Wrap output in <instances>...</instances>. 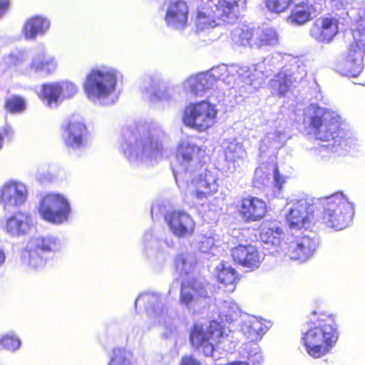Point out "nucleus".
<instances>
[{
    "label": "nucleus",
    "instance_id": "aec40b11",
    "mask_svg": "<svg viewBox=\"0 0 365 365\" xmlns=\"http://www.w3.org/2000/svg\"><path fill=\"white\" fill-rule=\"evenodd\" d=\"M230 76L228 68L225 65H220L212 68L210 73L196 78L190 86V91L195 96L211 88L215 81L225 80Z\"/></svg>",
    "mask_w": 365,
    "mask_h": 365
},
{
    "label": "nucleus",
    "instance_id": "a211bd4d",
    "mask_svg": "<svg viewBox=\"0 0 365 365\" xmlns=\"http://www.w3.org/2000/svg\"><path fill=\"white\" fill-rule=\"evenodd\" d=\"M63 130L65 132L63 142L67 148L79 149L83 147L88 130L81 120L71 118Z\"/></svg>",
    "mask_w": 365,
    "mask_h": 365
},
{
    "label": "nucleus",
    "instance_id": "09e8293b",
    "mask_svg": "<svg viewBox=\"0 0 365 365\" xmlns=\"http://www.w3.org/2000/svg\"><path fill=\"white\" fill-rule=\"evenodd\" d=\"M238 311L235 309H232L230 313L229 314V315H227L226 317H228L229 319H234L235 318H237V317H239L238 315ZM243 316H242V314L240 315V317H242Z\"/></svg>",
    "mask_w": 365,
    "mask_h": 365
},
{
    "label": "nucleus",
    "instance_id": "1a4fd4ad",
    "mask_svg": "<svg viewBox=\"0 0 365 365\" xmlns=\"http://www.w3.org/2000/svg\"><path fill=\"white\" fill-rule=\"evenodd\" d=\"M310 127L319 140L329 141L339 137L341 123L331 113L324 110L311 117Z\"/></svg>",
    "mask_w": 365,
    "mask_h": 365
},
{
    "label": "nucleus",
    "instance_id": "ddd939ff",
    "mask_svg": "<svg viewBox=\"0 0 365 365\" xmlns=\"http://www.w3.org/2000/svg\"><path fill=\"white\" fill-rule=\"evenodd\" d=\"M230 256L235 264L252 271L258 269L262 262L259 250L251 244H239L232 247Z\"/></svg>",
    "mask_w": 365,
    "mask_h": 365
},
{
    "label": "nucleus",
    "instance_id": "5701e85b",
    "mask_svg": "<svg viewBox=\"0 0 365 365\" xmlns=\"http://www.w3.org/2000/svg\"><path fill=\"white\" fill-rule=\"evenodd\" d=\"M136 309H143L149 317H158L164 312L160 297L153 293H143L135 299Z\"/></svg>",
    "mask_w": 365,
    "mask_h": 365
},
{
    "label": "nucleus",
    "instance_id": "a878e982",
    "mask_svg": "<svg viewBox=\"0 0 365 365\" xmlns=\"http://www.w3.org/2000/svg\"><path fill=\"white\" fill-rule=\"evenodd\" d=\"M242 321L240 329L243 334L251 341H258L271 326V321Z\"/></svg>",
    "mask_w": 365,
    "mask_h": 365
},
{
    "label": "nucleus",
    "instance_id": "0eeeda50",
    "mask_svg": "<svg viewBox=\"0 0 365 365\" xmlns=\"http://www.w3.org/2000/svg\"><path fill=\"white\" fill-rule=\"evenodd\" d=\"M58 250L56 240L52 237H33L22 252V259L34 269L43 267L51 258V253Z\"/></svg>",
    "mask_w": 365,
    "mask_h": 365
},
{
    "label": "nucleus",
    "instance_id": "c03bdc74",
    "mask_svg": "<svg viewBox=\"0 0 365 365\" xmlns=\"http://www.w3.org/2000/svg\"><path fill=\"white\" fill-rule=\"evenodd\" d=\"M161 330V334L163 337L168 338L175 334L177 330L175 327L173 325L172 321H163V324H160Z\"/></svg>",
    "mask_w": 365,
    "mask_h": 365
},
{
    "label": "nucleus",
    "instance_id": "ea45409f",
    "mask_svg": "<svg viewBox=\"0 0 365 365\" xmlns=\"http://www.w3.org/2000/svg\"><path fill=\"white\" fill-rule=\"evenodd\" d=\"M269 170L267 166L256 168L252 178V185L255 187L266 185L270 180Z\"/></svg>",
    "mask_w": 365,
    "mask_h": 365
},
{
    "label": "nucleus",
    "instance_id": "c756f323",
    "mask_svg": "<svg viewBox=\"0 0 365 365\" xmlns=\"http://www.w3.org/2000/svg\"><path fill=\"white\" fill-rule=\"evenodd\" d=\"M217 277L219 283L228 292H232L235 289L240 279L236 269L231 267H222L218 271Z\"/></svg>",
    "mask_w": 365,
    "mask_h": 365
},
{
    "label": "nucleus",
    "instance_id": "72a5a7b5",
    "mask_svg": "<svg viewBox=\"0 0 365 365\" xmlns=\"http://www.w3.org/2000/svg\"><path fill=\"white\" fill-rule=\"evenodd\" d=\"M254 37V31L247 26L236 28L232 32L233 39L239 44L247 46H250Z\"/></svg>",
    "mask_w": 365,
    "mask_h": 365
},
{
    "label": "nucleus",
    "instance_id": "a18cd8bd",
    "mask_svg": "<svg viewBox=\"0 0 365 365\" xmlns=\"http://www.w3.org/2000/svg\"><path fill=\"white\" fill-rule=\"evenodd\" d=\"M355 31L360 36L365 34V19L360 18L356 23Z\"/></svg>",
    "mask_w": 365,
    "mask_h": 365
},
{
    "label": "nucleus",
    "instance_id": "6ab92c4d",
    "mask_svg": "<svg viewBox=\"0 0 365 365\" xmlns=\"http://www.w3.org/2000/svg\"><path fill=\"white\" fill-rule=\"evenodd\" d=\"M27 190L22 183L10 181L0 188V202L4 208L18 207L26 200Z\"/></svg>",
    "mask_w": 365,
    "mask_h": 365
},
{
    "label": "nucleus",
    "instance_id": "c85d7f7f",
    "mask_svg": "<svg viewBox=\"0 0 365 365\" xmlns=\"http://www.w3.org/2000/svg\"><path fill=\"white\" fill-rule=\"evenodd\" d=\"M29 217L24 212H18L7 219L5 229L11 235L24 233L28 227Z\"/></svg>",
    "mask_w": 365,
    "mask_h": 365
},
{
    "label": "nucleus",
    "instance_id": "7ed1b4c3",
    "mask_svg": "<svg viewBox=\"0 0 365 365\" xmlns=\"http://www.w3.org/2000/svg\"><path fill=\"white\" fill-rule=\"evenodd\" d=\"M230 321H208L195 323L190 331L192 346L206 356H212L215 346L222 343L231 332Z\"/></svg>",
    "mask_w": 365,
    "mask_h": 365
},
{
    "label": "nucleus",
    "instance_id": "4c0bfd02",
    "mask_svg": "<svg viewBox=\"0 0 365 365\" xmlns=\"http://www.w3.org/2000/svg\"><path fill=\"white\" fill-rule=\"evenodd\" d=\"M200 149L195 145L181 143L177 149V157L185 162H190L194 156L200 152Z\"/></svg>",
    "mask_w": 365,
    "mask_h": 365
},
{
    "label": "nucleus",
    "instance_id": "423d86ee",
    "mask_svg": "<svg viewBox=\"0 0 365 365\" xmlns=\"http://www.w3.org/2000/svg\"><path fill=\"white\" fill-rule=\"evenodd\" d=\"M117 83V72L114 70L92 69L83 84L84 92L90 99H101L114 91Z\"/></svg>",
    "mask_w": 365,
    "mask_h": 365
},
{
    "label": "nucleus",
    "instance_id": "4468645a",
    "mask_svg": "<svg viewBox=\"0 0 365 365\" xmlns=\"http://www.w3.org/2000/svg\"><path fill=\"white\" fill-rule=\"evenodd\" d=\"M339 20L335 16H321L312 24L309 34L319 42L329 43L339 33Z\"/></svg>",
    "mask_w": 365,
    "mask_h": 365
},
{
    "label": "nucleus",
    "instance_id": "de8ad7c7",
    "mask_svg": "<svg viewBox=\"0 0 365 365\" xmlns=\"http://www.w3.org/2000/svg\"><path fill=\"white\" fill-rule=\"evenodd\" d=\"M9 7V0H0V17L8 10Z\"/></svg>",
    "mask_w": 365,
    "mask_h": 365
},
{
    "label": "nucleus",
    "instance_id": "58836bf2",
    "mask_svg": "<svg viewBox=\"0 0 365 365\" xmlns=\"http://www.w3.org/2000/svg\"><path fill=\"white\" fill-rule=\"evenodd\" d=\"M290 83L289 76L282 73H277L272 80V86L276 89L279 97L284 96L287 93Z\"/></svg>",
    "mask_w": 365,
    "mask_h": 365
},
{
    "label": "nucleus",
    "instance_id": "9d476101",
    "mask_svg": "<svg viewBox=\"0 0 365 365\" xmlns=\"http://www.w3.org/2000/svg\"><path fill=\"white\" fill-rule=\"evenodd\" d=\"M237 210L246 222H258L267 216L268 205L262 198L248 195L240 198Z\"/></svg>",
    "mask_w": 365,
    "mask_h": 365
},
{
    "label": "nucleus",
    "instance_id": "37998d69",
    "mask_svg": "<svg viewBox=\"0 0 365 365\" xmlns=\"http://www.w3.org/2000/svg\"><path fill=\"white\" fill-rule=\"evenodd\" d=\"M274 187L279 190H282L283 185L285 183V178L279 173V167L277 163L272 166Z\"/></svg>",
    "mask_w": 365,
    "mask_h": 365
},
{
    "label": "nucleus",
    "instance_id": "4be33fe9",
    "mask_svg": "<svg viewBox=\"0 0 365 365\" xmlns=\"http://www.w3.org/2000/svg\"><path fill=\"white\" fill-rule=\"evenodd\" d=\"M284 230L280 222L275 219L264 221L259 227L261 242L272 245H279L283 240Z\"/></svg>",
    "mask_w": 365,
    "mask_h": 365
},
{
    "label": "nucleus",
    "instance_id": "f257e3e1",
    "mask_svg": "<svg viewBox=\"0 0 365 365\" xmlns=\"http://www.w3.org/2000/svg\"><path fill=\"white\" fill-rule=\"evenodd\" d=\"M240 0H206L196 9L195 22L205 29L233 24L240 16Z\"/></svg>",
    "mask_w": 365,
    "mask_h": 365
},
{
    "label": "nucleus",
    "instance_id": "a19ab883",
    "mask_svg": "<svg viewBox=\"0 0 365 365\" xmlns=\"http://www.w3.org/2000/svg\"><path fill=\"white\" fill-rule=\"evenodd\" d=\"M0 343L5 349L13 351L17 350L21 346L20 339L12 333L4 335Z\"/></svg>",
    "mask_w": 365,
    "mask_h": 365
},
{
    "label": "nucleus",
    "instance_id": "3c124183",
    "mask_svg": "<svg viewBox=\"0 0 365 365\" xmlns=\"http://www.w3.org/2000/svg\"><path fill=\"white\" fill-rule=\"evenodd\" d=\"M320 314H321V316L327 317V315H326V314H322V313H321Z\"/></svg>",
    "mask_w": 365,
    "mask_h": 365
},
{
    "label": "nucleus",
    "instance_id": "39448f33",
    "mask_svg": "<svg viewBox=\"0 0 365 365\" xmlns=\"http://www.w3.org/2000/svg\"><path fill=\"white\" fill-rule=\"evenodd\" d=\"M218 110L209 101L191 103L183 110V124L197 132H205L217 122Z\"/></svg>",
    "mask_w": 365,
    "mask_h": 365
},
{
    "label": "nucleus",
    "instance_id": "6e6552de",
    "mask_svg": "<svg viewBox=\"0 0 365 365\" xmlns=\"http://www.w3.org/2000/svg\"><path fill=\"white\" fill-rule=\"evenodd\" d=\"M38 212L46 221L60 224L68 219L71 207L63 195L48 192L40 200Z\"/></svg>",
    "mask_w": 365,
    "mask_h": 365
},
{
    "label": "nucleus",
    "instance_id": "f704fd0d",
    "mask_svg": "<svg viewBox=\"0 0 365 365\" xmlns=\"http://www.w3.org/2000/svg\"><path fill=\"white\" fill-rule=\"evenodd\" d=\"M56 68L53 58L36 57L32 60L31 68L35 72H41L46 75L52 73Z\"/></svg>",
    "mask_w": 365,
    "mask_h": 365
},
{
    "label": "nucleus",
    "instance_id": "49530a36",
    "mask_svg": "<svg viewBox=\"0 0 365 365\" xmlns=\"http://www.w3.org/2000/svg\"><path fill=\"white\" fill-rule=\"evenodd\" d=\"M180 365H201L195 358L186 356L182 359Z\"/></svg>",
    "mask_w": 365,
    "mask_h": 365
},
{
    "label": "nucleus",
    "instance_id": "2f4dec72",
    "mask_svg": "<svg viewBox=\"0 0 365 365\" xmlns=\"http://www.w3.org/2000/svg\"><path fill=\"white\" fill-rule=\"evenodd\" d=\"M245 155L246 151L242 144L235 141L230 142L225 150V158L229 163L243 160Z\"/></svg>",
    "mask_w": 365,
    "mask_h": 365
},
{
    "label": "nucleus",
    "instance_id": "b1692460",
    "mask_svg": "<svg viewBox=\"0 0 365 365\" xmlns=\"http://www.w3.org/2000/svg\"><path fill=\"white\" fill-rule=\"evenodd\" d=\"M50 26L49 21L41 16L27 19L22 27V34L26 40H34L38 35L45 34Z\"/></svg>",
    "mask_w": 365,
    "mask_h": 365
},
{
    "label": "nucleus",
    "instance_id": "393cba45",
    "mask_svg": "<svg viewBox=\"0 0 365 365\" xmlns=\"http://www.w3.org/2000/svg\"><path fill=\"white\" fill-rule=\"evenodd\" d=\"M314 6L309 1L295 4L287 16V21L296 26H302L312 20Z\"/></svg>",
    "mask_w": 365,
    "mask_h": 365
},
{
    "label": "nucleus",
    "instance_id": "9b49d317",
    "mask_svg": "<svg viewBox=\"0 0 365 365\" xmlns=\"http://www.w3.org/2000/svg\"><path fill=\"white\" fill-rule=\"evenodd\" d=\"M164 220L171 232L178 237L192 236L195 230V222L192 216L182 210H173L164 215Z\"/></svg>",
    "mask_w": 365,
    "mask_h": 365
},
{
    "label": "nucleus",
    "instance_id": "f3484780",
    "mask_svg": "<svg viewBox=\"0 0 365 365\" xmlns=\"http://www.w3.org/2000/svg\"><path fill=\"white\" fill-rule=\"evenodd\" d=\"M189 186L197 199L207 198L217 192V178L210 170H205L192 179Z\"/></svg>",
    "mask_w": 365,
    "mask_h": 365
},
{
    "label": "nucleus",
    "instance_id": "e433bc0d",
    "mask_svg": "<svg viewBox=\"0 0 365 365\" xmlns=\"http://www.w3.org/2000/svg\"><path fill=\"white\" fill-rule=\"evenodd\" d=\"M295 0H264L267 10L272 14H280L287 12Z\"/></svg>",
    "mask_w": 365,
    "mask_h": 365
},
{
    "label": "nucleus",
    "instance_id": "dca6fc26",
    "mask_svg": "<svg viewBox=\"0 0 365 365\" xmlns=\"http://www.w3.org/2000/svg\"><path fill=\"white\" fill-rule=\"evenodd\" d=\"M314 205L305 200H298L287 215L289 226L300 229L309 225L314 219Z\"/></svg>",
    "mask_w": 365,
    "mask_h": 365
},
{
    "label": "nucleus",
    "instance_id": "2eb2a0df",
    "mask_svg": "<svg viewBox=\"0 0 365 365\" xmlns=\"http://www.w3.org/2000/svg\"><path fill=\"white\" fill-rule=\"evenodd\" d=\"M189 7L185 0H172L167 6L164 16L168 26L176 29H183L187 26Z\"/></svg>",
    "mask_w": 365,
    "mask_h": 365
},
{
    "label": "nucleus",
    "instance_id": "8fccbe9b",
    "mask_svg": "<svg viewBox=\"0 0 365 365\" xmlns=\"http://www.w3.org/2000/svg\"><path fill=\"white\" fill-rule=\"evenodd\" d=\"M6 255L2 249L0 248V267L5 262Z\"/></svg>",
    "mask_w": 365,
    "mask_h": 365
},
{
    "label": "nucleus",
    "instance_id": "f03ea898",
    "mask_svg": "<svg viewBox=\"0 0 365 365\" xmlns=\"http://www.w3.org/2000/svg\"><path fill=\"white\" fill-rule=\"evenodd\" d=\"M339 331L334 321H309L302 330V340L307 352L313 358H319L332 349L339 339Z\"/></svg>",
    "mask_w": 365,
    "mask_h": 365
},
{
    "label": "nucleus",
    "instance_id": "c9c22d12",
    "mask_svg": "<svg viewBox=\"0 0 365 365\" xmlns=\"http://www.w3.org/2000/svg\"><path fill=\"white\" fill-rule=\"evenodd\" d=\"M4 108L10 113H19L26 109V101L21 96H12L4 101Z\"/></svg>",
    "mask_w": 365,
    "mask_h": 365
},
{
    "label": "nucleus",
    "instance_id": "bb28decb",
    "mask_svg": "<svg viewBox=\"0 0 365 365\" xmlns=\"http://www.w3.org/2000/svg\"><path fill=\"white\" fill-rule=\"evenodd\" d=\"M38 96L48 106L57 104L62 100V88L60 87V82L43 83Z\"/></svg>",
    "mask_w": 365,
    "mask_h": 365
},
{
    "label": "nucleus",
    "instance_id": "7c9ffc66",
    "mask_svg": "<svg viewBox=\"0 0 365 365\" xmlns=\"http://www.w3.org/2000/svg\"><path fill=\"white\" fill-rule=\"evenodd\" d=\"M256 44L258 47L271 46L278 43L279 36L275 29L264 28L259 32Z\"/></svg>",
    "mask_w": 365,
    "mask_h": 365
},
{
    "label": "nucleus",
    "instance_id": "412c9836",
    "mask_svg": "<svg viewBox=\"0 0 365 365\" xmlns=\"http://www.w3.org/2000/svg\"><path fill=\"white\" fill-rule=\"evenodd\" d=\"M316 241L308 236H302L293 241L289 246L288 255L294 260L304 262L317 248Z\"/></svg>",
    "mask_w": 365,
    "mask_h": 365
},
{
    "label": "nucleus",
    "instance_id": "cd10ccee",
    "mask_svg": "<svg viewBox=\"0 0 365 365\" xmlns=\"http://www.w3.org/2000/svg\"><path fill=\"white\" fill-rule=\"evenodd\" d=\"M194 295L208 297L207 293L202 284L197 283L195 280L184 282L181 284L180 301L187 305L194 299Z\"/></svg>",
    "mask_w": 365,
    "mask_h": 365
},
{
    "label": "nucleus",
    "instance_id": "473e14b6",
    "mask_svg": "<svg viewBox=\"0 0 365 365\" xmlns=\"http://www.w3.org/2000/svg\"><path fill=\"white\" fill-rule=\"evenodd\" d=\"M133 354L123 348L113 349L108 365H131Z\"/></svg>",
    "mask_w": 365,
    "mask_h": 365
},
{
    "label": "nucleus",
    "instance_id": "f8f14e48",
    "mask_svg": "<svg viewBox=\"0 0 365 365\" xmlns=\"http://www.w3.org/2000/svg\"><path fill=\"white\" fill-rule=\"evenodd\" d=\"M364 53L363 43L357 41L352 43L349 47L347 56L338 62L337 71L345 76H358L363 69Z\"/></svg>",
    "mask_w": 365,
    "mask_h": 365
},
{
    "label": "nucleus",
    "instance_id": "79ce46f5",
    "mask_svg": "<svg viewBox=\"0 0 365 365\" xmlns=\"http://www.w3.org/2000/svg\"><path fill=\"white\" fill-rule=\"evenodd\" d=\"M60 87L62 88V99L73 97L78 90L74 83L69 81L60 82Z\"/></svg>",
    "mask_w": 365,
    "mask_h": 365
},
{
    "label": "nucleus",
    "instance_id": "20e7f679",
    "mask_svg": "<svg viewBox=\"0 0 365 365\" xmlns=\"http://www.w3.org/2000/svg\"><path fill=\"white\" fill-rule=\"evenodd\" d=\"M315 206L323 210L321 222L336 230L346 227L354 214L353 205L341 192L318 199Z\"/></svg>",
    "mask_w": 365,
    "mask_h": 365
}]
</instances>
